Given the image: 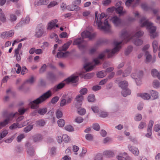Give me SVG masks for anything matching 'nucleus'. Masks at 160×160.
Here are the masks:
<instances>
[{"mask_svg":"<svg viewBox=\"0 0 160 160\" xmlns=\"http://www.w3.org/2000/svg\"><path fill=\"white\" fill-rule=\"evenodd\" d=\"M123 42V41L120 42L114 41L113 43L115 45V47L112 49L111 50L106 49L99 55L98 58L94 59L93 62L95 63V65H92L90 62L86 63L83 66V68L86 72H88L91 71L93 69L95 65H98L100 63L98 59H102L105 57L106 53H108L107 57L108 58H111L112 57L116 52L119 51L121 48L120 45L122 44Z\"/></svg>","mask_w":160,"mask_h":160,"instance_id":"nucleus-1","label":"nucleus"},{"mask_svg":"<svg viewBox=\"0 0 160 160\" xmlns=\"http://www.w3.org/2000/svg\"><path fill=\"white\" fill-rule=\"evenodd\" d=\"M52 94L51 90H49L33 101L30 100L29 105L32 109H37L38 108L39 104L42 103L50 98Z\"/></svg>","mask_w":160,"mask_h":160,"instance_id":"nucleus-2","label":"nucleus"},{"mask_svg":"<svg viewBox=\"0 0 160 160\" xmlns=\"http://www.w3.org/2000/svg\"><path fill=\"white\" fill-rule=\"evenodd\" d=\"M139 23L141 27H146L147 29L148 30L151 38H154L156 36L155 33L156 27L153 26V23L147 20L145 17H143L141 18Z\"/></svg>","mask_w":160,"mask_h":160,"instance_id":"nucleus-3","label":"nucleus"},{"mask_svg":"<svg viewBox=\"0 0 160 160\" xmlns=\"http://www.w3.org/2000/svg\"><path fill=\"white\" fill-rule=\"evenodd\" d=\"M72 42V40H70L64 43V45L58 48V52L57 54V57L58 58H66L69 56L70 53L69 51H66L69 48Z\"/></svg>","mask_w":160,"mask_h":160,"instance_id":"nucleus-4","label":"nucleus"},{"mask_svg":"<svg viewBox=\"0 0 160 160\" xmlns=\"http://www.w3.org/2000/svg\"><path fill=\"white\" fill-rule=\"evenodd\" d=\"M81 36L82 38H79L75 39L73 42V45H77L78 46L79 45L83 43L84 41L83 40L84 38H88L89 40L92 39L95 36L94 33H91V32L88 31H83L81 34Z\"/></svg>","mask_w":160,"mask_h":160,"instance_id":"nucleus-5","label":"nucleus"},{"mask_svg":"<svg viewBox=\"0 0 160 160\" xmlns=\"http://www.w3.org/2000/svg\"><path fill=\"white\" fill-rule=\"evenodd\" d=\"M119 86L122 89L121 93L123 97H126L131 94V91L128 88V83L127 81L125 80L120 82Z\"/></svg>","mask_w":160,"mask_h":160,"instance_id":"nucleus-6","label":"nucleus"},{"mask_svg":"<svg viewBox=\"0 0 160 160\" xmlns=\"http://www.w3.org/2000/svg\"><path fill=\"white\" fill-rule=\"evenodd\" d=\"M96 23L97 24L98 26L99 29L103 30L104 31H109L110 28V26L108 22L107 19H106L104 22V26H102V22L100 19H98L96 20Z\"/></svg>","mask_w":160,"mask_h":160,"instance_id":"nucleus-7","label":"nucleus"},{"mask_svg":"<svg viewBox=\"0 0 160 160\" xmlns=\"http://www.w3.org/2000/svg\"><path fill=\"white\" fill-rule=\"evenodd\" d=\"M143 75V72L140 71L136 73H133L131 74V77L134 79L137 84L138 85L141 84V79Z\"/></svg>","mask_w":160,"mask_h":160,"instance_id":"nucleus-8","label":"nucleus"},{"mask_svg":"<svg viewBox=\"0 0 160 160\" xmlns=\"http://www.w3.org/2000/svg\"><path fill=\"white\" fill-rule=\"evenodd\" d=\"M26 147L27 153L28 156L30 157L33 156L35 153V150L34 148L31 146V145L29 142H26L25 144Z\"/></svg>","mask_w":160,"mask_h":160,"instance_id":"nucleus-9","label":"nucleus"},{"mask_svg":"<svg viewBox=\"0 0 160 160\" xmlns=\"http://www.w3.org/2000/svg\"><path fill=\"white\" fill-rule=\"evenodd\" d=\"M121 38L124 41L125 43L129 42L131 39L130 35L126 30H122L121 32Z\"/></svg>","mask_w":160,"mask_h":160,"instance_id":"nucleus-10","label":"nucleus"},{"mask_svg":"<svg viewBox=\"0 0 160 160\" xmlns=\"http://www.w3.org/2000/svg\"><path fill=\"white\" fill-rule=\"evenodd\" d=\"M18 114V112H16L15 113L11 112L10 113L8 114L7 119L2 122H0V129H1L2 127L5 126L8 123L11 118L14 117L16 114Z\"/></svg>","mask_w":160,"mask_h":160,"instance_id":"nucleus-11","label":"nucleus"},{"mask_svg":"<svg viewBox=\"0 0 160 160\" xmlns=\"http://www.w3.org/2000/svg\"><path fill=\"white\" fill-rule=\"evenodd\" d=\"M111 20L116 27H121L123 23L122 20L117 16H114L111 19Z\"/></svg>","mask_w":160,"mask_h":160,"instance_id":"nucleus-12","label":"nucleus"},{"mask_svg":"<svg viewBox=\"0 0 160 160\" xmlns=\"http://www.w3.org/2000/svg\"><path fill=\"white\" fill-rule=\"evenodd\" d=\"M46 78L47 80L53 83L57 80L56 75L51 71L48 72L47 74Z\"/></svg>","mask_w":160,"mask_h":160,"instance_id":"nucleus-13","label":"nucleus"},{"mask_svg":"<svg viewBox=\"0 0 160 160\" xmlns=\"http://www.w3.org/2000/svg\"><path fill=\"white\" fill-rule=\"evenodd\" d=\"M44 32V30L41 25H38L36 28L34 36L37 38H39L42 36Z\"/></svg>","mask_w":160,"mask_h":160,"instance_id":"nucleus-14","label":"nucleus"},{"mask_svg":"<svg viewBox=\"0 0 160 160\" xmlns=\"http://www.w3.org/2000/svg\"><path fill=\"white\" fill-rule=\"evenodd\" d=\"M78 76L72 75L70 77L68 78L65 80V81L67 83L72 82V83H76L78 80Z\"/></svg>","mask_w":160,"mask_h":160,"instance_id":"nucleus-15","label":"nucleus"},{"mask_svg":"<svg viewBox=\"0 0 160 160\" xmlns=\"http://www.w3.org/2000/svg\"><path fill=\"white\" fill-rule=\"evenodd\" d=\"M129 150L135 156H138L139 154V151L138 149L134 147L129 145L128 146Z\"/></svg>","mask_w":160,"mask_h":160,"instance_id":"nucleus-16","label":"nucleus"},{"mask_svg":"<svg viewBox=\"0 0 160 160\" xmlns=\"http://www.w3.org/2000/svg\"><path fill=\"white\" fill-rule=\"evenodd\" d=\"M65 84L63 82H61L54 87L51 88V90L53 92H56L65 86Z\"/></svg>","mask_w":160,"mask_h":160,"instance_id":"nucleus-17","label":"nucleus"},{"mask_svg":"<svg viewBox=\"0 0 160 160\" xmlns=\"http://www.w3.org/2000/svg\"><path fill=\"white\" fill-rule=\"evenodd\" d=\"M30 21V18L29 17H27L24 20H21L19 23L17 25L16 27H21L23 25L28 23Z\"/></svg>","mask_w":160,"mask_h":160,"instance_id":"nucleus-18","label":"nucleus"},{"mask_svg":"<svg viewBox=\"0 0 160 160\" xmlns=\"http://www.w3.org/2000/svg\"><path fill=\"white\" fill-rule=\"evenodd\" d=\"M49 2V0H39L35 2V6L36 7L40 5H46Z\"/></svg>","mask_w":160,"mask_h":160,"instance_id":"nucleus-19","label":"nucleus"},{"mask_svg":"<svg viewBox=\"0 0 160 160\" xmlns=\"http://www.w3.org/2000/svg\"><path fill=\"white\" fill-rule=\"evenodd\" d=\"M23 126H24L22 124H19L18 122H15L10 126L9 128L11 130H13L17 128H21Z\"/></svg>","mask_w":160,"mask_h":160,"instance_id":"nucleus-20","label":"nucleus"},{"mask_svg":"<svg viewBox=\"0 0 160 160\" xmlns=\"http://www.w3.org/2000/svg\"><path fill=\"white\" fill-rule=\"evenodd\" d=\"M57 19H54L50 21L48 24L47 29L51 30L55 26V24L58 22Z\"/></svg>","mask_w":160,"mask_h":160,"instance_id":"nucleus-21","label":"nucleus"},{"mask_svg":"<svg viewBox=\"0 0 160 160\" xmlns=\"http://www.w3.org/2000/svg\"><path fill=\"white\" fill-rule=\"evenodd\" d=\"M67 8L69 11H78L79 10L80 8L76 5H70L67 7Z\"/></svg>","mask_w":160,"mask_h":160,"instance_id":"nucleus-22","label":"nucleus"},{"mask_svg":"<svg viewBox=\"0 0 160 160\" xmlns=\"http://www.w3.org/2000/svg\"><path fill=\"white\" fill-rule=\"evenodd\" d=\"M86 42H84L83 43L81 44L78 45V47L82 53H84L86 51Z\"/></svg>","mask_w":160,"mask_h":160,"instance_id":"nucleus-23","label":"nucleus"},{"mask_svg":"<svg viewBox=\"0 0 160 160\" xmlns=\"http://www.w3.org/2000/svg\"><path fill=\"white\" fill-rule=\"evenodd\" d=\"M103 155L108 157H112L114 156V153L111 151H106L104 152Z\"/></svg>","mask_w":160,"mask_h":160,"instance_id":"nucleus-24","label":"nucleus"},{"mask_svg":"<svg viewBox=\"0 0 160 160\" xmlns=\"http://www.w3.org/2000/svg\"><path fill=\"white\" fill-rule=\"evenodd\" d=\"M150 92L153 99H155L158 98V93L157 92L153 90H151Z\"/></svg>","mask_w":160,"mask_h":160,"instance_id":"nucleus-25","label":"nucleus"},{"mask_svg":"<svg viewBox=\"0 0 160 160\" xmlns=\"http://www.w3.org/2000/svg\"><path fill=\"white\" fill-rule=\"evenodd\" d=\"M124 154L125 155V157H123L122 156H118L117 157V158L118 160H130V158L127 156L126 153L124 152Z\"/></svg>","mask_w":160,"mask_h":160,"instance_id":"nucleus-26","label":"nucleus"},{"mask_svg":"<svg viewBox=\"0 0 160 160\" xmlns=\"http://www.w3.org/2000/svg\"><path fill=\"white\" fill-rule=\"evenodd\" d=\"M45 122L44 120L40 119L37 121L35 124L37 126L43 127L45 125Z\"/></svg>","mask_w":160,"mask_h":160,"instance_id":"nucleus-27","label":"nucleus"},{"mask_svg":"<svg viewBox=\"0 0 160 160\" xmlns=\"http://www.w3.org/2000/svg\"><path fill=\"white\" fill-rule=\"evenodd\" d=\"M33 138L34 142H36L40 141L42 139V138L41 135L38 134L33 136Z\"/></svg>","mask_w":160,"mask_h":160,"instance_id":"nucleus-28","label":"nucleus"},{"mask_svg":"<svg viewBox=\"0 0 160 160\" xmlns=\"http://www.w3.org/2000/svg\"><path fill=\"white\" fill-rule=\"evenodd\" d=\"M158 43L156 40L153 41L152 43V46L153 49V51L154 53L156 52L158 48Z\"/></svg>","mask_w":160,"mask_h":160,"instance_id":"nucleus-29","label":"nucleus"},{"mask_svg":"<svg viewBox=\"0 0 160 160\" xmlns=\"http://www.w3.org/2000/svg\"><path fill=\"white\" fill-rule=\"evenodd\" d=\"M116 12L120 15H122L125 13V11L123 10V7L121 6H119L116 10Z\"/></svg>","mask_w":160,"mask_h":160,"instance_id":"nucleus-30","label":"nucleus"},{"mask_svg":"<svg viewBox=\"0 0 160 160\" xmlns=\"http://www.w3.org/2000/svg\"><path fill=\"white\" fill-rule=\"evenodd\" d=\"M6 18L4 14L2 13H0V25H1L2 23L1 22L4 23L6 21Z\"/></svg>","mask_w":160,"mask_h":160,"instance_id":"nucleus-31","label":"nucleus"},{"mask_svg":"<svg viewBox=\"0 0 160 160\" xmlns=\"http://www.w3.org/2000/svg\"><path fill=\"white\" fill-rule=\"evenodd\" d=\"M140 97L144 99L149 100L151 98V96L148 93H144L141 94Z\"/></svg>","mask_w":160,"mask_h":160,"instance_id":"nucleus-32","label":"nucleus"},{"mask_svg":"<svg viewBox=\"0 0 160 160\" xmlns=\"http://www.w3.org/2000/svg\"><path fill=\"white\" fill-rule=\"evenodd\" d=\"M47 66L45 64H43L39 70V73L42 74L46 70Z\"/></svg>","mask_w":160,"mask_h":160,"instance_id":"nucleus-33","label":"nucleus"},{"mask_svg":"<svg viewBox=\"0 0 160 160\" xmlns=\"http://www.w3.org/2000/svg\"><path fill=\"white\" fill-rule=\"evenodd\" d=\"M107 74L105 71H102L97 74V76L99 78H102L106 76Z\"/></svg>","mask_w":160,"mask_h":160,"instance_id":"nucleus-34","label":"nucleus"},{"mask_svg":"<svg viewBox=\"0 0 160 160\" xmlns=\"http://www.w3.org/2000/svg\"><path fill=\"white\" fill-rule=\"evenodd\" d=\"M131 72V70L130 68H128L124 70L123 73L122 77H126L129 75Z\"/></svg>","mask_w":160,"mask_h":160,"instance_id":"nucleus-35","label":"nucleus"},{"mask_svg":"<svg viewBox=\"0 0 160 160\" xmlns=\"http://www.w3.org/2000/svg\"><path fill=\"white\" fill-rule=\"evenodd\" d=\"M83 99V96L81 94H79L75 98V101L82 102Z\"/></svg>","mask_w":160,"mask_h":160,"instance_id":"nucleus-36","label":"nucleus"},{"mask_svg":"<svg viewBox=\"0 0 160 160\" xmlns=\"http://www.w3.org/2000/svg\"><path fill=\"white\" fill-rule=\"evenodd\" d=\"M47 112V109L46 108H43L39 109L38 111V113L40 115H43Z\"/></svg>","mask_w":160,"mask_h":160,"instance_id":"nucleus-37","label":"nucleus"},{"mask_svg":"<svg viewBox=\"0 0 160 160\" xmlns=\"http://www.w3.org/2000/svg\"><path fill=\"white\" fill-rule=\"evenodd\" d=\"M8 132L7 130H4L0 133V140L6 137L8 134Z\"/></svg>","mask_w":160,"mask_h":160,"instance_id":"nucleus-38","label":"nucleus"},{"mask_svg":"<svg viewBox=\"0 0 160 160\" xmlns=\"http://www.w3.org/2000/svg\"><path fill=\"white\" fill-rule=\"evenodd\" d=\"M133 42L135 45L137 46L140 45H142L143 43L142 41L139 38H137L134 40Z\"/></svg>","mask_w":160,"mask_h":160,"instance_id":"nucleus-39","label":"nucleus"},{"mask_svg":"<svg viewBox=\"0 0 160 160\" xmlns=\"http://www.w3.org/2000/svg\"><path fill=\"white\" fill-rule=\"evenodd\" d=\"M145 55L146 56V62H149L150 61L152 56L149 54V52L148 51L146 52Z\"/></svg>","mask_w":160,"mask_h":160,"instance_id":"nucleus-40","label":"nucleus"},{"mask_svg":"<svg viewBox=\"0 0 160 160\" xmlns=\"http://www.w3.org/2000/svg\"><path fill=\"white\" fill-rule=\"evenodd\" d=\"M33 125H28L24 128V131L26 132H28L33 128Z\"/></svg>","mask_w":160,"mask_h":160,"instance_id":"nucleus-41","label":"nucleus"},{"mask_svg":"<svg viewBox=\"0 0 160 160\" xmlns=\"http://www.w3.org/2000/svg\"><path fill=\"white\" fill-rule=\"evenodd\" d=\"M95 96L94 94H90L87 98L88 101L89 102H93L94 101Z\"/></svg>","mask_w":160,"mask_h":160,"instance_id":"nucleus-42","label":"nucleus"},{"mask_svg":"<svg viewBox=\"0 0 160 160\" xmlns=\"http://www.w3.org/2000/svg\"><path fill=\"white\" fill-rule=\"evenodd\" d=\"M132 50V47L129 46L128 47L125 51V54L126 55H128L131 52Z\"/></svg>","mask_w":160,"mask_h":160,"instance_id":"nucleus-43","label":"nucleus"},{"mask_svg":"<svg viewBox=\"0 0 160 160\" xmlns=\"http://www.w3.org/2000/svg\"><path fill=\"white\" fill-rule=\"evenodd\" d=\"M64 128L65 130L68 132H73L74 131L73 128L70 125L66 126Z\"/></svg>","mask_w":160,"mask_h":160,"instance_id":"nucleus-44","label":"nucleus"},{"mask_svg":"<svg viewBox=\"0 0 160 160\" xmlns=\"http://www.w3.org/2000/svg\"><path fill=\"white\" fill-rule=\"evenodd\" d=\"M58 123L59 127H62L64 125L65 122L63 119H60L58 121Z\"/></svg>","mask_w":160,"mask_h":160,"instance_id":"nucleus-45","label":"nucleus"},{"mask_svg":"<svg viewBox=\"0 0 160 160\" xmlns=\"http://www.w3.org/2000/svg\"><path fill=\"white\" fill-rule=\"evenodd\" d=\"M62 138L63 141L65 142H68L70 140L69 136L67 134H64L62 136Z\"/></svg>","mask_w":160,"mask_h":160,"instance_id":"nucleus-46","label":"nucleus"},{"mask_svg":"<svg viewBox=\"0 0 160 160\" xmlns=\"http://www.w3.org/2000/svg\"><path fill=\"white\" fill-rule=\"evenodd\" d=\"M94 74V73H88L84 75V78L85 79H89L93 77Z\"/></svg>","mask_w":160,"mask_h":160,"instance_id":"nucleus-47","label":"nucleus"},{"mask_svg":"<svg viewBox=\"0 0 160 160\" xmlns=\"http://www.w3.org/2000/svg\"><path fill=\"white\" fill-rule=\"evenodd\" d=\"M142 115L141 114H137L135 117L134 120L136 121H140L142 119Z\"/></svg>","mask_w":160,"mask_h":160,"instance_id":"nucleus-48","label":"nucleus"},{"mask_svg":"<svg viewBox=\"0 0 160 160\" xmlns=\"http://www.w3.org/2000/svg\"><path fill=\"white\" fill-rule=\"evenodd\" d=\"M88 91L87 89L85 88H84L81 89L79 91V92L81 95H84L87 93Z\"/></svg>","mask_w":160,"mask_h":160,"instance_id":"nucleus-49","label":"nucleus"},{"mask_svg":"<svg viewBox=\"0 0 160 160\" xmlns=\"http://www.w3.org/2000/svg\"><path fill=\"white\" fill-rule=\"evenodd\" d=\"M141 7L143 10L146 11L150 9V8L148 6V5L145 3L142 4Z\"/></svg>","mask_w":160,"mask_h":160,"instance_id":"nucleus-50","label":"nucleus"},{"mask_svg":"<svg viewBox=\"0 0 160 160\" xmlns=\"http://www.w3.org/2000/svg\"><path fill=\"white\" fill-rule=\"evenodd\" d=\"M17 17L16 16L13 14H11L10 15L9 20L12 22H15L17 20Z\"/></svg>","mask_w":160,"mask_h":160,"instance_id":"nucleus-51","label":"nucleus"},{"mask_svg":"<svg viewBox=\"0 0 160 160\" xmlns=\"http://www.w3.org/2000/svg\"><path fill=\"white\" fill-rule=\"evenodd\" d=\"M153 85L155 88H158L160 85V82L158 80H154L153 82Z\"/></svg>","mask_w":160,"mask_h":160,"instance_id":"nucleus-52","label":"nucleus"},{"mask_svg":"<svg viewBox=\"0 0 160 160\" xmlns=\"http://www.w3.org/2000/svg\"><path fill=\"white\" fill-rule=\"evenodd\" d=\"M146 126V123L145 122H140L138 126V128L140 129H142Z\"/></svg>","mask_w":160,"mask_h":160,"instance_id":"nucleus-53","label":"nucleus"},{"mask_svg":"<svg viewBox=\"0 0 160 160\" xmlns=\"http://www.w3.org/2000/svg\"><path fill=\"white\" fill-rule=\"evenodd\" d=\"M86 139L89 141H92L93 140V137L91 134L88 133L85 135Z\"/></svg>","mask_w":160,"mask_h":160,"instance_id":"nucleus-54","label":"nucleus"},{"mask_svg":"<svg viewBox=\"0 0 160 160\" xmlns=\"http://www.w3.org/2000/svg\"><path fill=\"white\" fill-rule=\"evenodd\" d=\"M86 110L84 108L80 109L78 110V114L81 115H83L86 113Z\"/></svg>","mask_w":160,"mask_h":160,"instance_id":"nucleus-55","label":"nucleus"},{"mask_svg":"<svg viewBox=\"0 0 160 160\" xmlns=\"http://www.w3.org/2000/svg\"><path fill=\"white\" fill-rule=\"evenodd\" d=\"M28 72V70L26 66H23L22 67L21 70V74L22 75H24L26 73H27Z\"/></svg>","mask_w":160,"mask_h":160,"instance_id":"nucleus-56","label":"nucleus"},{"mask_svg":"<svg viewBox=\"0 0 160 160\" xmlns=\"http://www.w3.org/2000/svg\"><path fill=\"white\" fill-rule=\"evenodd\" d=\"M92 128L94 130L97 131H99L100 128L99 125L97 123L93 124Z\"/></svg>","mask_w":160,"mask_h":160,"instance_id":"nucleus-57","label":"nucleus"},{"mask_svg":"<svg viewBox=\"0 0 160 160\" xmlns=\"http://www.w3.org/2000/svg\"><path fill=\"white\" fill-rule=\"evenodd\" d=\"M144 32L142 31H139L137 32L135 34V37L139 38L142 37L143 35Z\"/></svg>","mask_w":160,"mask_h":160,"instance_id":"nucleus-58","label":"nucleus"},{"mask_svg":"<svg viewBox=\"0 0 160 160\" xmlns=\"http://www.w3.org/2000/svg\"><path fill=\"white\" fill-rule=\"evenodd\" d=\"M158 72V70L155 69H152L151 71L152 75L154 77H156V76Z\"/></svg>","mask_w":160,"mask_h":160,"instance_id":"nucleus-59","label":"nucleus"},{"mask_svg":"<svg viewBox=\"0 0 160 160\" xmlns=\"http://www.w3.org/2000/svg\"><path fill=\"white\" fill-rule=\"evenodd\" d=\"M83 119L81 117H78L76 118L75 120V122L79 123L82 122L83 121Z\"/></svg>","mask_w":160,"mask_h":160,"instance_id":"nucleus-60","label":"nucleus"},{"mask_svg":"<svg viewBox=\"0 0 160 160\" xmlns=\"http://www.w3.org/2000/svg\"><path fill=\"white\" fill-rule=\"evenodd\" d=\"M67 104V103L66 102V100L65 98H62L60 103V106L63 107Z\"/></svg>","mask_w":160,"mask_h":160,"instance_id":"nucleus-61","label":"nucleus"},{"mask_svg":"<svg viewBox=\"0 0 160 160\" xmlns=\"http://www.w3.org/2000/svg\"><path fill=\"white\" fill-rule=\"evenodd\" d=\"M56 114L57 118H61L62 116V112L59 110H57Z\"/></svg>","mask_w":160,"mask_h":160,"instance_id":"nucleus-62","label":"nucleus"},{"mask_svg":"<svg viewBox=\"0 0 160 160\" xmlns=\"http://www.w3.org/2000/svg\"><path fill=\"white\" fill-rule=\"evenodd\" d=\"M59 100V98L58 96L53 97L51 100V102L52 104H55Z\"/></svg>","mask_w":160,"mask_h":160,"instance_id":"nucleus-63","label":"nucleus"},{"mask_svg":"<svg viewBox=\"0 0 160 160\" xmlns=\"http://www.w3.org/2000/svg\"><path fill=\"white\" fill-rule=\"evenodd\" d=\"M102 155L101 154H98L96 156L94 160H102Z\"/></svg>","mask_w":160,"mask_h":160,"instance_id":"nucleus-64","label":"nucleus"}]
</instances>
